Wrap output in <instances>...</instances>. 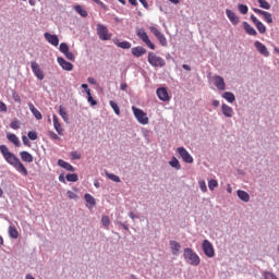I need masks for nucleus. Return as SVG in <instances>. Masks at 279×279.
I'll return each instance as SVG.
<instances>
[{"instance_id": "774afa93", "label": "nucleus", "mask_w": 279, "mask_h": 279, "mask_svg": "<svg viewBox=\"0 0 279 279\" xmlns=\"http://www.w3.org/2000/svg\"><path fill=\"white\" fill-rule=\"evenodd\" d=\"M120 89L121 90H128V85L125 84V83H122L121 85H120Z\"/></svg>"}, {"instance_id": "6ab92c4d", "label": "nucleus", "mask_w": 279, "mask_h": 279, "mask_svg": "<svg viewBox=\"0 0 279 279\" xmlns=\"http://www.w3.org/2000/svg\"><path fill=\"white\" fill-rule=\"evenodd\" d=\"M84 199L88 204L87 208H93V206H97V201L95 199V196L90 195L89 193H86L84 195Z\"/></svg>"}, {"instance_id": "9d476101", "label": "nucleus", "mask_w": 279, "mask_h": 279, "mask_svg": "<svg viewBox=\"0 0 279 279\" xmlns=\"http://www.w3.org/2000/svg\"><path fill=\"white\" fill-rule=\"evenodd\" d=\"M157 97L160 99V101H170L171 97H169V92H167V87H159L156 90Z\"/></svg>"}, {"instance_id": "0eeeda50", "label": "nucleus", "mask_w": 279, "mask_h": 279, "mask_svg": "<svg viewBox=\"0 0 279 279\" xmlns=\"http://www.w3.org/2000/svg\"><path fill=\"white\" fill-rule=\"evenodd\" d=\"M96 29L100 40H110V35H108V27H106V25L98 24Z\"/></svg>"}, {"instance_id": "37998d69", "label": "nucleus", "mask_w": 279, "mask_h": 279, "mask_svg": "<svg viewBox=\"0 0 279 279\" xmlns=\"http://www.w3.org/2000/svg\"><path fill=\"white\" fill-rule=\"evenodd\" d=\"M12 99L15 101V104H21V96L16 90L12 89Z\"/></svg>"}, {"instance_id": "3c124183", "label": "nucleus", "mask_w": 279, "mask_h": 279, "mask_svg": "<svg viewBox=\"0 0 279 279\" xmlns=\"http://www.w3.org/2000/svg\"><path fill=\"white\" fill-rule=\"evenodd\" d=\"M63 56H65V58H66L68 60H70L71 62H75V54H73V52L68 51V52H65Z\"/></svg>"}, {"instance_id": "c756f323", "label": "nucleus", "mask_w": 279, "mask_h": 279, "mask_svg": "<svg viewBox=\"0 0 279 279\" xmlns=\"http://www.w3.org/2000/svg\"><path fill=\"white\" fill-rule=\"evenodd\" d=\"M75 12H77V14H80V16H82L83 19H86V16H88V12L86 10H84V8H82V5H75L74 7Z\"/></svg>"}, {"instance_id": "4468645a", "label": "nucleus", "mask_w": 279, "mask_h": 279, "mask_svg": "<svg viewBox=\"0 0 279 279\" xmlns=\"http://www.w3.org/2000/svg\"><path fill=\"white\" fill-rule=\"evenodd\" d=\"M226 15H227V19H229L230 23L232 25H239V17L236 16V13H234V11L230 10V9H227L226 10Z\"/></svg>"}, {"instance_id": "bf43d9fd", "label": "nucleus", "mask_w": 279, "mask_h": 279, "mask_svg": "<svg viewBox=\"0 0 279 279\" xmlns=\"http://www.w3.org/2000/svg\"><path fill=\"white\" fill-rule=\"evenodd\" d=\"M140 3H142L143 8H145V10H149V3H147V0H138Z\"/></svg>"}, {"instance_id": "052dcab7", "label": "nucleus", "mask_w": 279, "mask_h": 279, "mask_svg": "<svg viewBox=\"0 0 279 279\" xmlns=\"http://www.w3.org/2000/svg\"><path fill=\"white\" fill-rule=\"evenodd\" d=\"M22 141H23L24 145H26L27 147H29L31 143H29V138H27V136L23 135V136H22Z\"/></svg>"}, {"instance_id": "864d4df0", "label": "nucleus", "mask_w": 279, "mask_h": 279, "mask_svg": "<svg viewBox=\"0 0 279 279\" xmlns=\"http://www.w3.org/2000/svg\"><path fill=\"white\" fill-rule=\"evenodd\" d=\"M66 195L70 199H77V194H75L73 191H68Z\"/></svg>"}, {"instance_id": "72a5a7b5", "label": "nucleus", "mask_w": 279, "mask_h": 279, "mask_svg": "<svg viewBox=\"0 0 279 279\" xmlns=\"http://www.w3.org/2000/svg\"><path fill=\"white\" fill-rule=\"evenodd\" d=\"M65 180L68 182H77V180H80V177L77 175V173H68L65 175Z\"/></svg>"}, {"instance_id": "f03ea898", "label": "nucleus", "mask_w": 279, "mask_h": 279, "mask_svg": "<svg viewBox=\"0 0 279 279\" xmlns=\"http://www.w3.org/2000/svg\"><path fill=\"white\" fill-rule=\"evenodd\" d=\"M183 258L187 265H192V267H197L199 263H202V259L199 258V255L193 251L191 247H186L183 251Z\"/></svg>"}, {"instance_id": "49530a36", "label": "nucleus", "mask_w": 279, "mask_h": 279, "mask_svg": "<svg viewBox=\"0 0 279 279\" xmlns=\"http://www.w3.org/2000/svg\"><path fill=\"white\" fill-rule=\"evenodd\" d=\"M149 31L151 32V34H154L156 38L157 36H160L162 34L160 29H158L156 26H149Z\"/></svg>"}, {"instance_id": "412c9836", "label": "nucleus", "mask_w": 279, "mask_h": 279, "mask_svg": "<svg viewBox=\"0 0 279 279\" xmlns=\"http://www.w3.org/2000/svg\"><path fill=\"white\" fill-rule=\"evenodd\" d=\"M28 108H29L32 114L35 117V119H37V121H40V119H43V113H40V111H38V109H36L34 104L28 102Z\"/></svg>"}, {"instance_id": "a211bd4d", "label": "nucleus", "mask_w": 279, "mask_h": 279, "mask_svg": "<svg viewBox=\"0 0 279 279\" xmlns=\"http://www.w3.org/2000/svg\"><path fill=\"white\" fill-rule=\"evenodd\" d=\"M181 247L182 245L178 241H170V250L173 256H178V254H180Z\"/></svg>"}, {"instance_id": "c03bdc74", "label": "nucleus", "mask_w": 279, "mask_h": 279, "mask_svg": "<svg viewBox=\"0 0 279 279\" xmlns=\"http://www.w3.org/2000/svg\"><path fill=\"white\" fill-rule=\"evenodd\" d=\"M10 128L12 130H20L21 129V121H19V120L12 121L10 123Z\"/></svg>"}, {"instance_id": "e2e57ef3", "label": "nucleus", "mask_w": 279, "mask_h": 279, "mask_svg": "<svg viewBox=\"0 0 279 279\" xmlns=\"http://www.w3.org/2000/svg\"><path fill=\"white\" fill-rule=\"evenodd\" d=\"M87 82H88V84H92L93 86H95V84H97V80H95L94 77H88Z\"/></svg>"}, {"instance_id": "338daca9", "label": "nucleus", "mask_w": 279, "mask_h": 279, "mask_svg": "<svg viewBox=\"0 0 279 279\" xmlns=\"http://www.w3.org/2000/svg\"><path fill=\"white\" fill-rule=\"evenodd\" d=\"M59 182H62L63 184H65L66 183V180H65V178H64V174H60L59 175Z\"/></svg>"}, {"instance_id": "a878e982", "label": "nucleus", "mask_w": 279, "mask_h": 279, "mask_svg": "<svg viewBox=\"0 0 279 279\" xmlns=\"http://www.w3.org/2000/svg\"><path fill=\"white\" fill-rule=\"evenodd\" d=\"M236 195L239 197V199H241V202H250V194L243 190H238L236 191Z\"/></svg>"}, {"instance_id": "58836bf2", "label": "nucleus", "mask_w": 279, "mask_h": 279, "mask_svg": "<svg viewBox=\"0 0 279 279\" xmlns=\"http://www.w3.org/2000/svg\"><path fill=\"white\" fill-rule=\"evenodd\" d=\"M238 10L240 14H247L250 12V8L246 4H238Z\"/></svg>"}, {"instance_id": "603ef678", "label": "nucleus", "mask_w": 279, "mask_h": 279, "mask_svg": "<svg viewBox=\"0 0 279 279\" xmlns=\"http://www.w3.org/2000/svg\"><path fill=\"white\" fill-rule=\"evenodd\" d=\"M92 1H94V3H97V5H100L102 10H108V7L106 5V3L101 2V0H92Z\"/></svg>"}, {"instance_id": "dca6fc26", "label": "nucleus", "mask_w": 279, "mask_h": 279, "mask_svg": "<svg viewBox=\"0 0 279 279\" xmlns=\"http://www.w3.org/2000/svg\"><path fill=\"white\" fill-rule=\"evenodd\" d=\"M131 53L135 58H142V56H145V53H147V49H145L144 47H141V46L133 47L131 49Z\"/></svg>"}, {"instance_id": "8fccbe9b", "label": "nucleus", "mask_w": 279, "mask_h": 279, "mask_svg": "<svg viewBox=\"0 0 279 279\" xmlns=\"http://www.w3.org/2000/svg\"><path fill=\"white\" fill-rule=\"evenodd\" d=\"M264 278L265 279H278V276L274 275V272L265 271L264 272Z\"/></svg>"}, {"instance_id": "f257e3e1", "label": "nucleus", "mask_w": 279, "mask_h": 279, "mask_svg": "<svg viewBox=\"0 0 279 279\" xmlns=\"http://www.w3.org/2000/svg\"><path fill=\"white\" fill-rule=\"evenodd\" d=\"M0 154L3 156L5 162L8 165H11V167H14V169L21 173L22 175H27V168H25V165L21 162V159L14 155V153L10 151L8 146L5 145H0Z\"/></svg>"}, {"instance_id": "f704fd0d", "label": "nucleus", "mask_w": 279, "mask_h": 279, "mask_svg": "<svg viewBox=\"0 0 279 279\" xmlns=\"http://www.w3.org/2000/svg\"><path fill=\"white\" fill-rule=\"evenodd\" d=\"M255 27L258 29L259 34H265L267 32V27L260 21L255 24Z\"/></svg>"}, {"instance_id": "ddd939ff", "label": "nucleus", "mask_w": 279, "mask_h": 279, "mask_svg": "<svg viewBox=\"0 0 279 279\" xmlns=\"http://www.w3.org/2000/svg\"><path fill=\"white\" fill-rule=\"evenodd\" d=\"M221 112L227 119H232V117H234V109L226 104L221 105Z\"/></svg>"}, {"instance_id": "680f3d73", "label": "nucleus", "mask_w": 279, "mask_h": 279, "mask_svg": "<svg viewBox=\"0 0 279 279\" xmlns=\"http://www.w3.org/2000/svg\"><path fill=\"white\" fill-rule=\"evenodd\" d=\"M49 136L53 138V141H60V136H58V134H56L54 132H50Z\"/></svg>"}, {"instance_id": "7ed1b4c3", "label": "nucleus", "mask_w": 279, "mask_h": 279, "mask_svg": "<svg viewBox=\"0 0 279 279\" xmlns=\"http://www.w3.org/2000/svg\"><path fill=\"white\" fill-rule=\"evenodd\" d=\"M148 63L150 64V66H155L159 69H162V66H167V62L165 61V59H162L159 56H156L154 52H148Z\"/></svg>"}, {"instance_id": "423d86ee", "label": "nucleus", "mask_w": 279, "mask_h": 279, "mask_svg": "<svg viewBox=\"0 0 279 279\" xmlns=\"http://www.w3.org/2000/svg\"><path fill=\"white\" fill-rule=\"evenodd\" d=\"M177 151L179 156L182 158L183 162H186L187 165H193L194 162L193 156L191 155V153H189V150H186V148L178 147Z\"/></svg>"}, {"instance_id": "4c0bfd02", "label": "nucleus", "mask_w": 279, "mask_h": 279, "mask_svg": "<svg viewBox=\"0 0 279 279\" xmlns=\"http://www.w3.org/2000/svg\"><path fill=\"white\" fill-rule=\"evenodd\" d=\"M218 186H219V183L217 182V180L211 179L208 181L209 191H215V189H217Z\"/></svg>"}, {"instance_id": "ea45409f", "label": "nucleus", "mask_w": 279, "mask_h": 279, "mask_svg": "<svg viewBox=\"0 0 279 279\" xmlns=\"http://www.w3.org/2000/svg\"><path fill=\"white\" fill-rule=\"evenodd\" d=\"M156 38L159 40L161 47H167V37H165V34L161 33Z\"/></svg>"}, {"instance_id": "cd10ccee", "label": "nucleus", "mask_w": 279, "mask_h": 279, "mask_svg": "<svg viewBox=\"0 0 279 279\" xmlns=\"http://www.w3.org/2000/svg\"><path fill=\"white\" fill-rule=\"evenodd\" d=\"M59 114L63 119L64 123H70L69 113H66V109H64L62 105L59 106Z\"/></svg>"}, {"instance_id": "de8ad7c7", "label": "nucleus", "mask_w": 279, "mask_h": 279, "mask_svg": "<svg viewBox=\"0 0 279 279\" xmlns=\"http://www.w3.org/2000/svg\"><path fill=\"white\" fill-rule=\"evenodd\" d=\"M198 186H199V189H201V191H202L203 193H206V191H208V187L206 186V181H204V180H201V181L198 182Z\"/></svg>"}, {"instance_id": "473e14b6", "label": "nucleus", "mask_w": 279, "mask_h": 279, "mask_svg": "<svg viewBox=\"0 0 279 279\" xmlns=\"http://www.w3.org/2000/svg\"><path fill=\"white\" fill-rule=\"evenodd\" d=\"M9 236L11 239H19V231L16 230V228L12 226L9 227Z\"/></svg>"}, {"instance_id": "39448f33", "label": "nucleus", "mask_w": 279, "mask_h": 279, "mask_svg": "<svg viewBox=\"0 0 279 279\" xmlns=\"http://www.w3.org/2000/svg\"><path fill=\"white\" fill-rule=\"evenodd\" d=\"M202 250L207 258H215V246L208 240H204L202 243Z\"/></svg>"}, {"instance_id": "2eb2a0df", "label": "nucleus", "mask_w": 279, "mask_h": 279, "mask_svg": "<svg viewBox=\"0 0 279 279\" xmlns=\"http://www.w3.org/2000/svg\"><path fill=\"white\" fill-rule=\"evenodd\" d=\"M58 63L63 69V71H71L73 69V63L64 60L62 57L57 58Z\"/></svg>"}, {"instance_id": "13d9d810", "label": "nucleus", "mask_w": 279, "mask_h": 279, "mask_svg": "<svg viewBox=\"0 0 279 279\" xmlns=\"http://www.w3.org/2000/svg\"><path fill=\"white\" fill-rule=\"evenodd\" d=\"M71 156L73 160H80L82 158V156L77 151H72Z\"/></svg>"}, {"instance_id": "a19ab883", "label": "nucleus", "mask_w": 279, "mask_h": 279, "mask_svg": "<svg viewBox=\"0 0 279 279\" xmlns=\"http://www.w3.org/2000/svg\"><path fill=\"white\" fill-rule=\"evenodd\" d=\"M59 51H61V53H68L69 51V44L66 43H61L59 46Z\"/></svg>"}, {"instance_id": "f8f14e48", "label": "nucleus", "mask_w": 279, "mask_h": 279, "mask_svg": "<svg viewBox=\"0 0 279 279\" xmlns=\"http://www.w3.org/2000/svg\"><path fill=\"white\" fill-rule=\"evenodd\" d=\"M214 85L218 90H226V81L222 76L214 75Z\"/></svg>"}, {"instance_id": "09e8293b", "label": "nucleus", "mask_w": 279, "mask_h": 279, "mask_svg": "<svg viewBox=\"0 0 279 279\" xmlns=\"http://www.w3.org/2000/svg\"><path fill=\"white\" fill-rule=\"evenodd\" d=\"M27 136L29 141H36L38 138V133H36V131H29Z\"/></svg>"}, {"instance_id": "aec40b11", "label": "nucleus", "mask_w": 279, "mask_h": 279, "mask_svg": "<svg viewBox=\"0 0 279 279\" xmlns=\"http://www.w3.org/2000/svg\"><path fill=\"white\" fill-rule=\"evenodd\" d=\"M52 121H53V128L57 132V134H59L60 136H62V125L60 124V121L58 120V116L53 114L52 116Z\"/></svg>"}, {"instance_id": "a18cd8bd", "label": "nucleus", "mask_w": 279, "mask_h": 279, "mask_svg": "<svg viewBox=\"0 0 279 279\" xmlns=\"http://www.w3.org/2000/svg\"><path fill=\"white\" fill-rule=\"evenodd\" d=\"M101 223L105 228H109L110 226V218L108 216H102L101 217Z\"/></svg>"}, {"instance_id": "79ce46f5", "label": "nucleus", "mask_w": 279, "mask_h": 279, "mask_svg": "<svg viewBox=\"0 0 279 279\" xmlns=\"http://www.w3.org/2000/svg\"><path fill=\"white\" fill-rule=\"evenodd\" d=\"M106 175L109 178V180H112V182H121V178L114 173H107Z\"/></svg>"}, {"instance_id": "f3484780", "label": "nucleus", "mask_w": 279, "mask_h": 279, "mask_svg": "<svg viewBox=\"0 0 279 279\" xmlns=\"http://www.w3.org/2000/svg\"><path fill=\"white\" fill-rule=\"evenodd\" d=\"M243 29L246 32L248 36H258V32H256V28H254L250 23L243 22Z\"/></svg>"}, {"instance_id": "6e6552de", "label": "nucleus", "mask_w": 279, "mask_h": 279, "mask_svg": "<svg viewBox=\"0 0 279 279\" xmlns=\"http://www.w3.org/2000/svg\"><path fill=\"white\" fill-rule=\"evenodd\" d=\"M31 69L34 75L37 77V80H45V73L43 72V70H40V65H38L36 61L31 62Z\"/></svg>"}, {"instance_id": "c85d7f7f", "label": "nucleus", "mask_w": 279, "mask_h": 279, "mask_svg": "<svg viewBox=\"0 0 279 279\" xmlns=\"http://www.w3.org/2000/svg\"><path fill=\"white\" fill-rule=\"evenodd\" d=\"M170 167H172V169H177V171H180V169H182V166L180 165V160H178V158L172 157V159L169 161Z\"/></svg>"}, {"instance_id": "5fc2aeb1", "label": "nucleus", "mask_w": 279, "mask_h": 279, "mask_svg": "<svg viewBox=\"0 0 279 279\" xmlns=\"http://www.w3.org/2000/svg\"><path fill=\"white\" fill-rule=\"evenodd\" d=\"M87 101L90 106H97V100L93 98V95L87 96Z\"/></svg>"}, {"instance_id": "5701e85b", "label": "nucleus", "mask_w": 279, "mask_h": 279, "mask_svg": "<svg viewBox=\"0 0 279 279\" xmlns=\"http://www.w3.org/2000/svg\"><path fill=\"white\" fill-rule=\"evenodd\" d=\"M20 156H21L23 162H34V156H32V154H29V151H27V150H22L20 153Z\"/></svg>"}, {"instance_id": "1a4fd4ad", "label": "nucleus", "mask_w": 279, "mask_h": 279, "mask_svg": "<svg viewBox=\"0 0 279 279\" xmlns=\"http://www.w3.org/2000/svg\"><path fill=\"white\" fill-rule=\"evenodd\" d=\"M254 47L258 51V53H260V56H264V58H269L270 53H269V50L267 49V46H265V44L256 40L254 43Z\"/></svg>"}, {"instance_id": "0e129e2a", "label": "nucleus", "mask_w": 279, "mask_h": 279, "mask_svg": "<svg viewBox=\"0 0 279 279\" xmlns=\"http://www.w3.org/2000/svg\"><path fill=\"white\" fill-rule=\"evenodd\" d=\"M253 12H255V14H262V16H263V14L265 13L264 10H260V9H257V8H254V9H253Z\"/></svg>"}, {"instance_id": "20e7f679", "label": "nucleus", "mask_w": 279, "mask_h": 279, "mask_svg": "<svg viewBox=\"0 0 279 279\" xmlns=\"http://www.w3.org/2000/svg\"><path fill=\"white\" fill-rule=\"evenodd\" d=\"M133 114L135 119H137L138 123L142 125H147L149 123V118L147 117V113L143 111L142 109L136 108L135 106L132 107Z\"/></svg>"}, {"instance_id": "6e6d98bb", "label": "nucleus", "mask_w": 279, "mask_h": 279, "mask_svg": "<svg viewBox=\"0 0 279 279\" xmlns=\"http://www.w3.org/2000/svg\"><path fill=\"white\" fill-rule=\"evenodd\" d=\"M0 112H8V106L0 100Z\"/></svg>"}, {"instance_id": "7c9ffc66", "label": "nucleus", "mask_w": 279, "mask_h": 279, "mask_svg": "<svg viewBox=\"0 0 279 279\" xmlns=\"http://www.w3.org/2000/svg\"><path fill=\"white\" fill-rule=\"evenodd\" d=\"M110 107L112 108L114 114L119 116L121 114V109L119 108V105L114 100L109 101Z\"/></svg>"}, {"instance_id": "4be33fe9", "label": "nucleus", "mask_w": 279, "mask_h": 279, "mask_svg": "<svg viewBox=\"0 0 279 279\" xmlns=\"http://www.w3.org/2000/svg\"><path fill=\"white\" fill-rule=\"evenodd\" d=\"M58 166L62 169H65V171H75V167H73L71 163L64 161L63 159L58 160Z\"/></svg>"}, {"instance_id": "b1692460", "label": "nucleus", "mask_w": 279, "mask_h": 279, "mask_svg": "<svg viewBox=\"0 0 279 279\" xmlns=\"http://www.w3.org/2000/svg\"><path fill=\"white\" fill-rule=\"evenodd\" d=\"M136 36L143 43H145V41H147L149 39V36L147 35V32H145V28H137L136 29Z\"/></svg>"}, {"instance_id": "4d7b16f0", "label": "nucleus", "mask_w": 279, "mask_h": 279, "mask_svg": "<svg viewBox=\"0 0 279 279\" xmlns=\"http://www.w3.org/2000/svg\"><path fill=\"white\" fill-rule=\"evenodd\" d=\"M145 45H147V47H149V49H156V45H154V43H151V40L148 38L146 39V41H144Z\"/></svg>"}, {"instance_id": "e433bc0d", "label": "nucleus", "mask_w": 279, "mask_h": 279, "mask_svg": "<svg viewBox=\"0 0 279 279\" xmlns=\"http://www.w3.org/2000/svg\"><path fill=\"white\" fill-rule=\"evenodd\" d=\"M262 16H264V21H266V23H268V24L274 23V17H272L271 13L264 11V14Z\"/></svg>"}, {"instance_id": "bb28decb", "label": "nucleus", "mask_w": 279, "mask_h": 279, "mask_svg": "<svg viewBox=\"0 0 279 279\" xmlns=\"http://www.w3.org/2000/svg\"><path fill=\"white\" fill-rule=\"evenodd\" d=\"M7 138H8V141H10V143H13V145H15V147H21V142L19 141V137L15 134L8 133Z\"/></svg>"}, {"instance_id": "9b49d317", "label": "nucleus", "mask_w": 279, "mask_h": 279, "mask_svg": "<svg viewBox=\"0 0 279 279\" xmlns=\"http://www.w3.org/2000/svg\"><path fill=\"white\" fill-rule=\"evenodd\" d=\"M44 38L52 45L53 47H58L60 45V38H58V35H52L51 33H45Z\"/></svg>"}, {"instance_id": "c9c22d12", "label": "nucleus", "mask_w": 279, "mask_h": 279, "mask_svg": "<svg viewBox=\"0 0 279 279\" xmlns=\"http://www.w3.org/2000/svg\"><path fill=\"white\" fill-rule=\"evenodd\" d=\"M257 3H259V7L263 8V10H271V4H269L267 0H257Z\"/></svg>"}, {"instance_id": "69168bd1", "label": "nucleus", "mask_w": 279, "mask_h": 279, "mask_svg": "<svg viewBox=\"0 0 279 279\" xmlns=\"http://www.w3.org/2000/svg\"><path fill=\"white\" fill-rule=\"evenodd\" d=\"M251 21L254 23V25L260 22L257 17L254 16V14L251 15Z\"/></svg>"}, {"instance_id": "2f4dec72", "label": "nucleus", "mask_w": 279, "mask_h": 279, "mask_svg": "<svg viewBox=\"0 0 279 279\" xmlns=\"http://www.w3.org/2000/svg\"><path fill=\"white\" fill-rule=\"evenodd\" d=\"M116 45L117 47H120V49H132V44L130 41H118Z\"/></svg>"}, {"instance_id": "393cba45", "label": "nucleus", "mask_w": 279, "mask_h": 279, "mask_svg": "<svg viewBox=\"0 0 279 279\" xmlns=\"http://www.w3.org/2000/svg\"><path fill=\"white\" fill-rule=\"evenodd\" d=\"M222 98L226 99L229 104H234L236 101V96L232 92H225Z\"/></svg>"}]
</instances>
